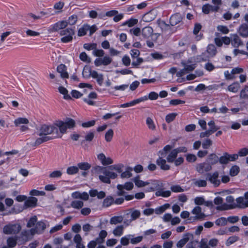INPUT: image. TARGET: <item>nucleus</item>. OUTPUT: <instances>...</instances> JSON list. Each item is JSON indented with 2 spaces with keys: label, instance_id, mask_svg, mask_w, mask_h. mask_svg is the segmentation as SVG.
Masks as SVG:
<instances>
[{
  "label": "nucleus",
  "instance_id": "f257e3e1",
  "mask_svg": "<svg viewBox=\"0 0 248 248\" xmlns=\"http://www.w3.org/2000/svg\"><path fill=\"white\" fill-rule=\"evenodd\" d=\"M39 136H46L51 138V140L61 137L59 135V129L54 125L42 124L39 129Z\"/></svg>",
  "mask_w": 248,
  "mask_h": 248
},
{
  "label": "nucleus",
  "instance_id": "f03ea898",
  "mask_svg": "<svg viewBox=\"0 0 248 248\" xmlns=\"http://www.w3.org/2000/svg\"><path fill=\"white\" fill-rule=\"evenodd\" d=\"M75 121L69 118H67L65 121H59L55 124V126L59 129V135L61 138L62 134L65 133L67 128H73L75 126Z\"/></svg>",
  "mask_w": 248,
  "mask_h": 248
},
{
  "label": "nucleus",
  "instance_id": "7ed1b4c3",
  "mask_svg": "<svg viewBox=\"0 0 248 248\" xmlns=\"http://www.w3.org/2000/svg\"><path fill=\"white\" fill-rule=\"evenodd\" d=\"M82 75L84 77L91 76L93 78L96 79V81L99 85H102L103 82V75L98 74L95 70H92L88 67H85L82 72Z\"/></svg>",
  "mask_w": 248,
  "mask_h": 248
},
{
  "label": "nucleus",
  "instance_id": "20e7f679",
  "mask_svg": "<svg viewBox=\"0 0 248 248\" xmlns=\"http://www.w3.org/2000/svg\"><path fill=\"white\" fill-rule=\"evenodd\" d=\"M108 168H106L104 175H99V180L103 183L107 184H110V179H115L117 178L118 175L113 172L110 171Z\"/></svg>",
  "mask_w": 248,
  "mask_h": 248
},
{
  "label": "nucleus",
  "instance_id": "39448f33",
  "mask_svg": "<svg viewBox=\"0 0 248 248\" xmlns=\"http://www.w3.org/2000/svg\"><path fill=\"white\" fill-rule=\"evenodd\" d=\"M21 230V226L19 224H8L4 226L3 232L5 234H16Z\"/></svg>",
  "mask_w": 248,
  "mask_h": 248
},
{
  "label": "nucleus",
  "instance_id": "423d86ee",
  "mask_svg": "<svg viewBox=\"0 0 248 248\" xmlns=\"http://www.w3.org/2000/svg\"><path fill=\"white\" fill-rule=\"evenodd\" d=\"M75 34L74 29L72 28H67L61 30L60 31V34L61 36H64L61 39L62 43H68L71 42L73 40V35Z\"/></svg>",
  "mask_w": 248,
  "mask_h": 248
},
{
  "label": "nucleus",
  "instance_id": "0eeeda50",
  "mask_svg": "<svg viewBox=\"0 0 248 248\" xmlns=\"http://www.w3.org/2000/svg\"><path fill=\"white\" fill-rule=\"evenodd\" d=\"M157 23L162 31L165 33H168L169 34H171L175 32L177 30L178 27L172 28L170 25L169 24L166 23V22L163 20L158 19Z\"/></svg>",
  "mask_w": 248,
  "mask_h": 248
},
{
  "label": "nucleus",
  "instance_id": "6e6552de",
  "mask_svg": "<svg viewBox=\"0 0 248 248\" xmlns=\"http://www.w3.org/2000/svg\"><path fill=\"white\" fill-rule=\"evenodd\" d=\"M219 173L216 171L213 173L206 174V180L209 181L215 187H217L220 184V181L218 178Z\"/></svg>",
  "mask_w": 248,
  "mask_h": 248
},
{
  "label": "nucleus",
  "instance_id": "1a4fd4ad",
  "mask_svg": "<svg viewBox=\"0 0 248 248\" xmlns=\"http://www.w3.org/2000/svg\"><path fill=\"white\" fill-rule=\"evenodd\" d=\"M134 185L132 182H128L125 183L124 185L119 184L117 186V188L118 190L117 192V195L118 196H122L125 194V191H124V189L127 190H130L133 189Z\"/></svg>",
  "mask_w": 248,
  "mask_h": 248
},
{
  "label": "nucleus",
  "instance_id": "9d476101",
  "mask_svg": "<svg viewBox=\"0 0 248 248\" xmlns=\"http://www.w3.org/2000/svg\"><path fill=\"white\" fill-rule=\"evenodd\" d=\"M183 17L180 13L172 15L170 18V23L171 26H174L179 23L183 24L182 22Z\"/></svg>",
  "mask_w": 248,
  "mask_h": 248
},
{
  "label": "nucleus",
  "instance_id": "9b49d317",
  "mask_svg": "<svg viewBox=\"0 0 248 248\" xmlns=\"http://www.w3.org/2000/svg\"><path fill=\"white\" fill-rule=\"evenodd\" d=\"M226 201L228 203H231L227 205L228 207L224 208L223 206H219L217 207L218 210H224L227 209H234L238 207L237 204L234 202V198L232 196H228L226 197Z\"/></svg>",
  "mask_w": 248,
  "mask_h": 248
},
{
  "label": "nucleus",
  "instance_id": "f8f14e48",
  "mask_svg": "<svg viewBox=\"0 0 248 248\" xmlns=\"http://www.w3.org/2000/svg\"><path fill=\"white\" fill-rule=\"evenodd\" d=\"M212 168V166L208 162H203L197 164L196 170L198 172L203 173L204 172L209 171Z\"/></svg>",
  "mask_w": 248,
  "mask_h": 248
},
{
  "label": "nucleus",
  "instance_id": "ddd939ff",
  "mask_svg": "<svg viewBox=\"0 0 248 248\" xmlns=\"http://www.w3.org/2000/svg\"><path fill=\"white\" fill-rule=\"evenodd\" d=\"M192 214L196 215L194 217V220L204 219L206 215L202 212V208L199 206H196L191 211Z\"/></svg>",
  "mask_w": 248,
  "mask_h": 248
},
{
  "label": "nucleus",
  "instance_id": "4468645a",
  "mask_svg": "<svg viewBox=\"0 0 248 248\" xmlns=\"http://www.w3.org/2000/svg\"><path fill=\"white\" fill-rule=\"evenodd\" d=\"M237 32L240 36L244 38L248 37V24L247 23L242 24L237 30Z\"/></svg>",
  "mask_w": 248,
  "mask_h": 248
},
{
  "label": "nucleus",
  "instance_id": "2eb2a0df",
  "mask_svg": "<svg viewBox=\"0 0 248 248\" xmlns=\"http://www.w3.org/2000/svg\"><path fill=\"white\" fill-rule=\"evenodd\" d=\"M67 26V21H61L54 24L50 30L52 32L57 31L60 30H64Z\"/></svg>",
  "mask_w": 248,
  "mask_h": 248
},
{
  "label": "nucleus",
  "instance_id": "dca6fc26",
  "mask_svg": "<svg viewBox=\"0 0 248 248\" xmlns=\"http://www.w3.org/2000/svg\"><path fill=\"white\" fill-rule=\"evenodd\" d=\"M97 159L104 166H107L113 163V161L110 157H106L103 153L97 155Z\"/></svg>",
  "mask_w": 248,
  "mask_h": 248
},
{
  "label": "nucleus",
  "instance_id": "f3484780",
  "mask_svg": "<svg viewBox=\"0 0 248 248\" xmlns=\"http://www.w3.org/2000/svg\"><path fill=\"white\" fill-rule=\"evenodd\" d=\"M231 44L234 47H238L240 46H243L244 43L237 34H232Z\"/></svg>",
  "mask_w": 248,
  "mask_h": 248
},
{
  "label": "nucleus",
  "instance_id": "a211bd4d",
  "mask_svg": "<svg viewBox=\"0 0 248 248\" xmlns=\"http://www.w3.org/2000/svg\"><path fill=\"white\" fill-rule=\"evenodd\" d=\"M164 156H159L156 161V164L159 166L160 169L163 170H168L170 169L169 165L166 163V160L163 159Z\"/></svg>",
  "mask_w": 248,
  "mask_h": 248
},
{
  "label": "nucleus",
  "instance_id": "6ab92c4d",
  "mask_svg": "<svg viewBox=\"0 0 248 248\" xmlns=\"http://www.w3.org/2000/svg\"><path fill=\"white\" fill-rule=\"evenodd\" d=\"M153 29L149 26L143 28L141 31V34L144 38H148L153 34Z\"/></svg>",
  "mask_w": 248,
  "mask_h": 248
},
{
  "label": "nucleus",
  "instance_id": "aec40b11",
  "mask_svg": "<svg viewBox=\"0 0 248 248\" xmlns=\"http://www.w3.org/2000/svg\"><path fill=\"white\" fill-rule=\"evenodd\" d=\"M37 199L34 197H30L28 200H26L24 202V205L26 208L28 207H34L37 205Z\"/></svg>",
  "mask_w": 248,
  "mask_h": 248
},
{
  "label": "nucleus",
  "instance_id": "412c9836",
  "mask_svg": "<svg viewBox=\"0 0 248 248\" xmlns=\"http://www.w3.org/2000/svg\"><path fill=\"white\" fill-rule=\"evenodd\" d=\"M58 72L61 74V76L62 78H68V74L66 72V67L64 64H61L59 65L57 68Z\"/></svg>",
  "mask_w": 248,
  "mask_h": 248
},
{
  "label": "nucleus",
  "instance_id": "4be33fe9",
  "mask_svg": "<svg viewBox=\"0 0 248 248\" xmlns=\"http://www.w3.org/2000/svg\"><path fill=\"white\" fill-rule=\"evenodd\" d=\"M40 137H41L37 138L35 141L32 144V146H38L45 142L51 140V138H48L46 136H42Z\"/></svg>",
  "mask_w": 248,
  "mask_h": 248
},
{
  "label": "nucleus",
  "instance_id": "5701e85b",
  "mask_svg": "<svg viewBox=\"0 0 248 248\" xmlns=\"http://www.w3.org/2000/svg\"><path fill=\"white\" fill-rule=\"evenodd\" d=\"M90 29V25L87 24H84L82 27L78 30V36H83L86 34L87 31Z\"/></svg>",
  "mask_w": 248,
  "mask_h": 248
},
{
  "label": "nucleus",
  "instance_id": "b1692460",
  "mask_svg": "<svg viewBox=\"0 0 248 248\" xmlns=\"http://www.w3.org/2000/svg\"><path fill=\"white\" fill-rule=\"evenodd\" d=\"M97 95L95 92H91L88 95V98H84L83 100L90 105H94V102L90 100V99H95L97 98Z\"/></svg>",
  "mask_w": 248,
  "mask_h": 248
},
{
  "label": "nucleus",
  "instance_id": "393cba45",
  "mask_svg": "<svg viewBox=\"0 0 248 248\" xmlns=\"http://www.w3.org/2000/svg\"><path fill=\"white\" fill-rule=\"evenodd\" d=\"M207 161L212 166L219 161V158L215 154H211L208 156Z\"/></svg>",
  "mask_w": 248,
  "mask_h": 248
},
{
  "label": "nucleus",
  "instance_id": "a878e982",
  "mask_svg": "<svg viewBox=\"0 0 248 248\" xmlns=\"http://www.w3.org/2000/svg\"><path fill=\"white\" fill-rule=\"evenodd\" d=\"M155 18V15L153 14L152 10L147 12L143 16V21L146 22H151L154 20Z\"/></svg>",
  "mask_w": 248,
  "mask_h": 248
},
{
  "label": "nucleus",
  "instance_id": "bb28decb",
  "mask_svg": "<svg viewBox=\"0 0 248 248\" xmlns=\"http://www.w3.org/2000/svg\"><path fill=\"white\" fill-rule=\"evenodd\" d=\"M240 88V85L238 82H233L228 87V90L230 92L236 93Z\"/></svg>",
  "mask_w": 248,
  "mask_h": 248
},
{
  "label": "nucleus",
  "instance_id": "cd10ccee",
  "mask_svg": "<svg viewBox=\"0 0 248 248\" xmlns=\"http://www.w3.org/2000/svg\"><path fill=\"white\" fill-rule=\"evenodd\" d=\"M133 181L135 183V185L139 187H143L149 184V182H144L140 180L139 176L134 178L133 179Z\"/></svg>",
  "mask_w": 248,
  "mask_h": 248
},
{
  "label": "nucleus",
  "instance_id": "c85d7f7f",
  "mask_svg": "<svg viewBox=\"0 0 248 248\" xmlns=\"http://www.w3.org/2000/svg\"><path fill=\"white\" fill-rule=\"evenodd\" d=\"M189 234H186L183 239H181L177 242L176 246L178 248H182L186 244L189 240Z\"/></svg>",
  "mask_w": 248,
  "mask_h": 248
},
{
  "label": "nucleus",
  "instance_id": "c756f323",
  "mask_svg": "<svg viewBox=\"0 0 248 248\" xmlns=\"http://www.w3.org/2000/svg\"><path fill=\"white\" fill-rule=\"evenodd\" d=\"M206 51L210 57H214L217 52L216 47L213 44L209 45Z\"/></svg>",
  "mask_w": 248,
  "mask_h": 248
},
{
  "label": "nucleus",
  "instance_id": "7c9ffc66",
  "mask_svg": "<svg viewBox=\"0 0 248 248\" xmlns=\"http://www.w3.org/2000/svg\"><path fill=\"white\" fill-rule=\"evenodd\" d=\"M239 207H248V200H246L243 197H239L236 200Z\"/></svg>",
  "mask_w": 248,
  "mask_h": 248
},
{
  "label": "nucleus",
  "instance_id": "2f4dec72",
  "mask_svg": "<svg viewBox=\"0 0 248 248\" xmlns=\"http://www.w3.org/2000/svg\"><path fill=\"white\" fill-rule=\"evenodd\" d=\"M147 100V96H144L143 97H140L139 98L135 99L131 102H128V106L131 107L137 104H139L141 102H143Z\"/></svg>",
  "mask_w": 248,
  "mask_h": 248
},
{
  "label": "nucleus",
  "instance_id": "473e14b6",
  "mask_svg": "<svg viewBox=\"0 0 248 248\" xmlns=\"http://www.w3.org/2000/svg\"><path fill=\"white\" fill-rule=\"evenodd\" d=\"M94 137V133L93 132H88L86 133L85 136V139L81 142L82 143H84L85 142H91Z\"/></svg>",
  "mask_w": 248,
  "mask_h": 248
},
{
  "label": "nucleus",
  "instance_id": "72a5a7b5",
  "mask_svg": "<svg viewBox=\"0 0 248 248\" xmlns=\"http://www.w3.org/2000/svg\"><path fill=\"white\" fill-rule=\"evenodd\" d=\"M138 22V20L136 18H131L129 19V20L126 21L125 22H124L122 26H127L129 27H132L135 25H136Z\"/></svg>",
  "mask_w": 248,
  "mask_h": 248
},
{
  "label": "nucleus",
  "instance_id": "f704fd0d",
  "mask_svg": "<svg viewBox=\"0 0 248 248\" xmlns=\"http://www.w3.org/2000/svg\"><path fill=\"white\" fill-rule=\"evenodd\" d=\"M177 154L174 150H172L166 157L167 161L170 163H172L174 161V159L176 158Z\"/></svg>",
  "mask_w": 248,
  "mask_h": 248
},
{
  "label": "nucleus",
  "instance_id": "c9c22d12",
  "mask_svg": "<svg viewBox=\"0 0 248 248\" xmlns=\"http://www.w3.org/2000/svg\"><path fill=\"white\" fill-rule=\"evenodd\" d=\"M219 162L221 164H228L230 162L229 154L227 152L224 153L223 155L219 158Z\"/></svg>",
  "mask_w": 248,
  "mask_h": 248
},
{
  "label": "nucleus",
  "instance_id": "e433bc0d",
  "mask_svg": "<svg viewBox=\"0 0 248 248\" xmlns=\"http://www.w3.org/2000/svg\"><path fill=\"white\" fill-rule=\"evenodd\" d=\"M106 168V167L103 166H95L93 167L92 171L93 173L95 174H100L101 173L103 174Z\"/></svg>",
  "mask_w": 248,
  "mask_h": 248
},
{
  "label": "nucleus",
  "instance_id": "4c0bfd02",
  "mask_svg": "<svg viewBox=\"0 0 248 248\" xmlns=\"http://www.w3.org/2000/svg\"><path fill=\"white\" fill-rule=\"evenodd\" d=\"M59 91L61 93L64 95L63 98L65 99L69 100V99H72L70 95L69 94H68V91L65 88H64L62 86H60L59 87Z\"/></svg>",
  "mask_w": 248,
  "mask_h": 248
},
{
  "label": "nucleus",
  "instance_id": "58836bf2",
  "mask_svg": "<svg viewBox=\"0 0 248 248\" xmlns=\"http://www.w3.org/2000/svg\"><path fill=\"white\" fill-rule=\"evenodd\" d=\"M37 233L42 232L46 228V224L43 221L38 222L35 226Z\"/></svg>",
  "mask_w": 248,
  "mask_h": 248
},
{
  "label": "nucleus",
  "instance_id": "ea45409f",
  "mask_svg": "<svg viewBox=\"0 0 248 248\" xmlns=\"http://www.w3.org/2000/svg\"><path fill=\"white\" fill-rule=\"evenodd\" d=\"M124 218L122 216H114L110 218L109 222L110 224L116 225L122 222Z\"/></svg>",
  "mask_w": 248,
  "mask_h": 248
},
{
  "label": "nucleus",
  "instance_id": "a19ab883",
  "mask_svg": "<svg viewBox=\"0 0 248 248\" xmlns=\"http://www.w3.org/2000/svg\"><path fill=\"white\" fill-rule=\"evenodd\" d=\"M239 238L238 236L236 235H233L232 236L229 237L225 242V244L227 247L230 246L231 245L234 243L235 242L238 241Z\"/></svg>",
  "mask_w": 248,
  "mask_h": 248
},
{
  "label": "nucleus",
  "instance_id": "79ce46f5",
  "mask_svg": "<svg viewBox=\"0 0 248 248\" xmlns=\"http://www.w3.org/2000/svg\"><path fill=\"white\" fill-rule=\"evenodd\" d=\"M114 203V199L111 196H108L103 201V205L104 207H108Z\"/></svg>",
  "mask_w": 248,
  "mask_h": 248
},
{
  "label": "nucleus",
  "instance_id": "37998d69",
  "mask_svg": "<svg viewBox=\"0 0 248 248\" xmlns=\"http://www.w3.org/2000/svg\"><path fill=\"white\" fill-rule=\"evenodd\" d=\"M77 167L78 168V170L80 169L86 171L91 168V165L88 162H81L78 163Z\"/></svg>",
  "mask_w": 248,
  "mask_h": 248
},
{
  "label": "nucleus",
  "instance_id": "c03bdc74",
  "mask_svg": "<svg viewBox=\"0 0 248 248\" xmlns=\"http://www.w3.org/2000/svg\"><path fill=\"white\" fill-rule=\"evenodd\" d=\"M17 238V236H16L15 237H11L7 239V243L9 247L13 248L16 246Z\"/></svg>",
  "mask_w": 248,
  "mask_h": 248
},
{
  "label": "nucleus",
  "instance_id": "a18cd8bd",
  "mask_svg": "<svg viewBox=\"0 0 248 248\" xmlns=\"http://www.w3.org/2000/svg\"><path fill=\"white\" fill-rule=\"evenodd\" d=\"M173 146L170 145L165 146L162 150L159 151L158 154L162 156H166L168 152H170Z\"/></svg>",
  "mask_w": 248,
  "mask_h": 248
},
{
  "label": "nucleus",
  "instance_id": "49530a36",
  "mask_svg": "<svg viewBox=\"0 0 248 248\" xmlns=\"http://www.w3.org/2000/svg\"><path fill=\"white\" fill-rule=\"evenodd\" d=\"M84 205L83 202L81 201H74L71 203V206L75 209H80Z\"/></svg>",
  "mask_w": 248,
  "mask_h": 248
},
{
  "label": "nucleus",
  "instance_id": "de8ad7c7",
  "mask_svg": "<svg viewBox=\"0 0 248 248\" xmlns=\"http://www.w3.org/2000/svg\"><path fill=\"white\" fill-rule=\"evenodd\" d=\"M133 169L131 167H128L126 168V170L124 172H122L121 174V177L122 178H130L132 176V174L131 172L132 171Z\"/></svg>",
  "mask_w": 248,
  "mask_h": 248
},
{
  "label": "nucleus",
  "instance_id": "09e8293b",
  "mask_svg": "<svg viewBox=\"0 0 248 248\" xmlns=\"http://www.w3.org/2000/svg\"><path fill=\"white\" fill-rule=\"evenodd\" d=\"M124 231L123 225L118 226L113 231V233L115 236H120L122 235Z\"/></svg>",
  "mask_w": 248,
  "mask_h": 248
},
{
  "label": "nucleus",
  "instance_id": "8fccbe9b",
  "mask_svg": "<svg viewBox=\"0 0 248 248\" xmlns=\"http://www.w3.org/2000/svg\"><path fill=\"white\" fill-rule=\"evenodd\" d=\"M208 125L209 126L208 129L212 134L217 131L219 129V127L215 125V122L214 121H210L208 122Z\"/></svg>",
  "mask_w": 248,
  "mask_h": 248
},
{
  "label": "nucleus",
  "instance_id": "3c124183",
  "mask_svg": "<svg viewBox=\"0 0 248 248\" xmlns=\"http://www.w3.org/2000/svg\"><path fill=\"white\" fill-rule=\"evenodd\" d=\"M29 123V120L25 118H18L14 121V124L16 126H18L21 124H27Z\"/></svg>",
  "mask_w": 248,
  "mask_h": 248
},
{
  "label": "nucleus",
  "instance_id": "603ef678",
  "mask_svg": "<svg viewBox=\"0 0 248 248\" xmlns=\"http://www.w3.org/2000/svg\"><path fill=\"white\" fill-rule=\"evenodd\" d=\"M171 192L169 190L163 191L162 189L157 191L155 192L156 196H162L163 197H168L170 196Z\"/></svg>",
  "mask_w": 248,
  "mask_h": 248
},
{
  "label": "nucleus",
  "instance_id": "864d4df0",
  "mask_svg": "<svg viewBox=\"0 0 248 248\" xmlns=\"http://www.w3.org/2000/svg\"><path fill=\"white\" fill-rule=\"evenodd\" d=\"M78 172V168L76 166H71L67 168L66 173L69 175H74Z\"/></svg>",
  "mask_w": 248,
  "mask_h": 248
},
{
  "label": "nucleus",
  "instance_id": "5fc2aeb1",
  "mask_svg": "<svg viewBox=\"0 0 248 248\" xmlns=\"http://www.w3.org/2000/svg\"><path fill=\"white\" fill-rule=\"evenodd\" d=\"M215 223L218 226H225L227 224V218L224 217H221L216 220Z\"/></svg>",
  "mask_w": 248,
  "mask_h": 248
},
{
  "label": "nucleus",
  "instance_id": "6e6d98bb",
  "mask_svg": "<svg viewBox=\"0 0 248 248\" xmlns=\"http://www.w3.org/2000/svg\"><path fill=\"white\" fill-rule=\"evenodd\" d=\"M240 97L242 99H248V86H245L240 92Z\"/></svg>",
  "mask_w": 248,
  "mask_h": 248
},
{
  "label": "nucleus",
  "instance_id": "4d7b16f0",
  "mask_svg": "<svg viewBox=\"0 0 248 248\" xmlns=\"http://www.w3.org/2000/svg\"><path fill=\"white\" fill-rule=\"evenodd\" d=\"M78 16L76 15H73L69 17L67 20V25H74L76 24L78 21Z\"/></svg>",
  "mask_w": 248,
  "mask_h": 248
},
{
  "label": "nucleus",
  "instance_id": "13d9d810",
  "mask_svg": "<svg viewBox=\"0 0 248 248\" xmlns=\"http://www.w3.org/2000/svg\"><path fill=\"white\" fill-rule=\"evenodd\" d=\"M123 167V165L122 164H115L108 167V169L110 170H115L118 172L121 173Z\"/></svg>",
  "mask_w": 248,
  "mask_h": 248
},
{
  "label": "nucleus",
  "instance_id": "bf43d9fd",
  "mask_svg": "<svg viewBox=\"0 0 248 248\" xmlns=\"http://www.w3.org/2000/svg\"><path fill=\"white\" fill-rule=\"evenodd\" d=\"M113 131L112 129H109L105 134V138L107 142H110L113 138Z\"/></svg>",
  "mask_w": 248,
  "mask_h": 248
},
{
  "label": "nucleus",
  "instance_id": "052dcab7",
  "mask_svg": "<svg viewBox=\"0 0 248 248\" xmlns=\"http://www.w3.org/2000/svg\"><path fill=\"white\" fill-rule=\"evenodd\" d=\"M140 215V212L139 210H134L130 212V217L131 220H134L138 218Z\"/></svg>",
  "mask_w": 248,
  "mask_h": 248
},
{
  "label": "nucleus",
  "instance_id": "680f3d73",
  "mask_svg": "<svg viewBox=\"0 0 248 248\" xmlns=\"http://www.w3.org/2000/svg\"><path fill=\"white\" fill-rule=\"evenodd\" d=\"M26 34L27 37H35L39 36L40 33L30 29H28L26 31Z\"/></svg>",
  "mask_w": 248,
  "mask_h": 248
},
{
  "label": "nucleus",
  "instance_id": "e2e57ef3",
  "mask_svg": "<svg viewBox=\"0 0 248 248\" xmlns=\"http://www.w3.org/2000/svg\"><path fill=\"white\" fill-rule=\"evenodd\" d=\"M177 114L176 113H170L166 115L165 120L167 123H170L172 122L175 119Z\"/></svg>",
  "mask_w": 248,
  "mask_h": 248
},
{
  "label": "nucleus",
  "instance_id": "0e129e2a",
  "mask_svg": "<svg viewBox=\"0 0 248 248\" xmlns=\"http://www.w3.org/2000/svg\"><path fill=\"white\" fill-rule=\"evenodd\" d=\"M62 175V172L60 170H55L50 173L49 177L50 178H60Z\"/></svg>",
  "mask_w": 248,
  "mask_h": 248
},
{
  "label": "nucleus",
  "instance_id": "69168bd1",
  "mask_svg": "<svg viewBox=\"0 0 248 248\" xmlns=\"http://www.w3.org/2000/svg\"><path fill=\"white\" fill-rule=\"evenodd\" d=\"M239 172V168L237 166H232L230 170V174L232 176H236Z\"/></svg>",
  "mask_w": 248,
  "mask_h": 248
},
{
  "label": "nucleus",
  "instance_id": "338daca9",
  "mask_svg": "<svg viewBox=\"0 0 248 248\" xmlns=\"http://www.w3.org/2000/svg\"><path fill=\"white\" fill-rule=\"evenodd\" d=\"M182 64L185 66L184 69L187 72L192 71L196 67L195 64L186 65L184 62H182Z\"/></svg>",
  "mask_w": 248,
  "mask_h": 248
},
{
  "label": "nucleus",
  "instance_id": "774afa93",
  "mask_svg": "<svg viewBox=\"0 0 248 248\" xmlns=\"http://www.w3.org/2000/svg\"><path fill=\"white\" fill-rule=\"evenodd\" d=\"M238 156L241 157L246 156L248 155V148H243L241 149L237 153Z\"/></svg>",
  "mask_w": 248,
  "mask_h": 248
}]
</instances>
